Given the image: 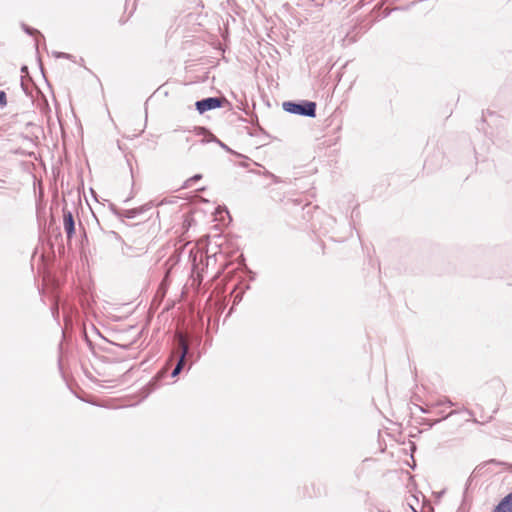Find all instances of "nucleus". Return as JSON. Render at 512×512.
<instances>
[{"instance_id": "1", "label": "nucleus", "mask_w": 512, "mask_h": 512, "mask_svg": "<svg viewBox=\"0 0 512 512\" xmlns=\"http://www.w3.org/2000/svg\"><path fill=\"white\" fill-rule=\"evenodd\" d=\"M171 142L178 149H190L195 144V133L191 130H174Z\"/></svg>"}, {"instance_id": "2", "label": "nucleus", "mask_w": 512, "mask_h": 512, "mask_svg": "<svg viewBox=\"0 0 512 512\" xmlns=\"http://www.w3.org/2000/svg\"><path fill=\"white\" fill-rule=\"evenodd\" d=\"M187 352H188V343H187L185 337L183 335L179 334L178 335V349L176 352L178 354V362H177L175 369L172 372V376L178 375L180 373V371L182 370Z\"/></svg>"}, {"instance_id": "3", "label": "nucleus", "mask_w": 512, "mask_h": 512, "mask_svg": "<svg viewBox=\"0 0 512 512\" xmlns=\"http://www.w3.org/2000/svg\"><path fill=\"white\" fill-rule=\"evenodd\" d=\"M287 105L291 107V108H287V110H289L293 113L306 115V116H310V117L315 116L316 104L314 102H308L305 105L293 104V103H288Z\"/></svg>"}, {"instance_id": "4", "label": "nucleus", "mask_w": 512, "mask_h": 512, "mask_svg": "<svg viewBox=\"0 0 512 512\" xmlns=\"http://www.w3.org/2000/svg\"><path fill=\"white\" fill-rule=\"evenodd\" d=\"M222 101L220 98H206L196 102V108L199 113H204L208 110L216 109L221 107Z\"/></svg>"}, {"instance_id": "5", "label": "nucleus", "mask_w": 512, "mask_h": 512, "mask_svg": "<svg viewBox=\"0 0 512 512\" xmlns=\"http://www.w3.org/2000/svg\"><path fill=\"white\" fill-rule=\"evenodd\" d=\"M63 226H64V230L67 234V238L71 239L75 232V227H74L73 215L70 211H64Z\"/></svg>"}, {"instance_id": "6", "label": "nucleus", "mask_w": 512, "mask_h": 512, "mask_svg": "<svg viewBox=\"0 0 512 512\" xmlns=\"http://www.w3.org/2000/svg\"><path fill=\"white\" fill-rule=\"evenodd\" d=\"M493 512H512V492L500 501Z\"/></svg>"}, {"instance_id": "7", "label": "nucleus", "mask_w": 512, "mask_h": 512, "mask_svg": "<svg viewBox=\"0 0 512 512\" xmlns=\"http://www.w3.org/2000/svg\"><path fill=\"white\" fill-rule=\"evenodd\" d=\"M202 178V175L201 174H196L194 175L193 177H190L189 179H187L183 185L184 188H189V187H192L193 183L195 181H198Z\"/></svg>"}, {"instance_id": "8", "label": "nucleus", "mask_w": 512, "mask_h": 512, "mask_svg": "<svg viewBox=\"0 0 512 512\" xmlns=\"http://www.w3.org/2000/svg\"><path fill=\"white\" fill-rule=\"evenodd\" d=\"M7 103L6 93L4 91H0V105L4 106Z\"/></svg>"}]
</instances>
